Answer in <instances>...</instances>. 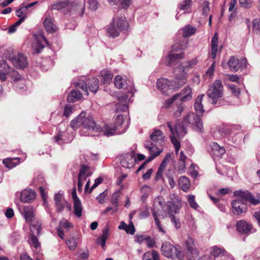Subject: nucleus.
<instances>
[{
    "label": "nucleus",
    "mask_w": 260,
    "mask_h": 260,
    "mask_svg": "<svg viewBox=\"0 0 260 260\" xmlns=\"http://www.w3.org/2000/svg\"><path fill=\"white\" fill-rule=\"evenodd\" d=\"M144 146L151 154L148 159L144 161L146 164L152 161L162 151V149H159L158 147L156 146H152V144L149 141H146L145 142Z\"/></svg>",
    "instance_id": "dca6fc26"
},
{
    "label": "nucleus",
    "mask_w": 260,
    "mask_h": 260,
    "mask_svg": "<svg viewBox=\"0 0 260 260\" xmlns=\"http://www.w3.org/2000/svg\"><path fill=\"white\" fill-rule=\"evenodd\" d=\"M13 63L17 68L23 69L28 65L26 56L22 54L19 53L13 59Z\"/></svg>",
    "instance_id": "a211bd4d"
},
{
    "label": "nucleus",
    "mask_w": 260,
    "mask_h": 260,
    "mask_svg": "<svg viewBox=\"0 0 260 260\" xmlns=\"http://www.w3.org/2000/svg\"><path fill=\"white\" fill-rule=\"evenodd\" d=\"M228 63L230 70L232 72H236L241 68L246 67L247 60L246 58L239 59L234 56H232Z\"/></svg>",
    "instance_id": "9b49d317"
},
{
    "label": "nucleus",
    "mask_w": 260,
    "mask_h": 260,
    "mask_svg": "<svg viewBox=\"0 0 260 260\" xmlns=\"http://www.w3.org/2000/svg\"><path fill=\"white\" fill-rule=\"evenodd\" d=\"M230 88L232 93L235 96H238L240 94V89L234 85L230 86Z\"/></svg>",
    "instance_id": "e2e57ef3"
},
{
    "label": "nucleus",
    "mask_w": 260,
    "mask_h": 260,
    "mask_svg": "<svg viewBox=\"0 0 260 260\" xmlns=\"http://www.w3.org/2000/svg\"><path fill=\"white\" fill-rule=\"evenodd\" d=\"M143 260H159L158 253L155 250L146 252L143 255Z\"/></svg>",
    "instance_id": "4c0bfd02"
},
{
    "label": "nucleus",
    "mask_w": 260,
    "mask_h": 260,
    "mask_svg": "<svg viewBox=\"0 0 260 260\" xmlns=\"http://www.w3.org/2000/svg\"><path fill=\"white\" fill-rule=\"evenodd\" d=\"M124 121L123 116L121 114H118L117 116L115 123L117 125L120 126L123 124Z\"/></svg>",
    "instance_id": "69168bd1"
},
{
    "label": "nucleus",
    "mask_w": 260,
    "mask_h": 260,
    "mask_svg": "<svg viewBox=\"0 0 260 260\" xmlns=\"http://www.w3.org/2000/svg\"><path fill=\"white\" fill-rule=\"evenodd\" d=\"M223 86L220 80H216L213 84L210 85L207 91L208 96L212 99V104H216L217 99L223 95Z\"/></svg>",
    "instance_id": "39448f33"
},
{
    "label": "nucleus",
    "mask_w": 260,
    "mask_h": 260,
    "mask_svg": "<svg viewBox=\"0 0 260 260\" xmlns=\"http://www.w3.org/2000/svg\"><path fill=\"white\" fill-rule=\"evenodd\" d=\"M30 244L36 248H38L40 245L38 238L34 233L31 235Z\"/></svg>",
    "instance_id": "13d9d810"
},
{
    "label": "nucleus",
    "mask_w": 260,
    "mask_h": 260,
    "mask_svg": "<svg viewBox=\"0 0 260 260\" xmlns=\"http://www.w3.org/2000/svg\"><path fill=\"white\" fill-rule=\"evenodd\" d=\"M30 229L32 233L36 231L37 235H39L40 234L41 230V223L39 221L34 220L32 222H30Z\"/></svg>",
    "instance_id": "ea45409f"
},
{
    "label": "nucleus",
    "mask_w": 260,
    "mask_h": 260,
    "mask_svg": "<svg viewBox=\"0 0 260 260\" xmlns=\"http://www.w3.org/2000/svg\"><path fill=\"white\" fill-rule=\"evenodd\" d=\"M74 106H72L70 105L66 106L64 108V116H66V117L70 116L73 113L74 110Z\"/></svg>",
    "instance_id": "603ef678"
},
{
    "label": "nucleus",
    "mask_w": 260,
    "mask_h": 260,
    "mask_svg": "<svg viewBox=\"0 0 260 260\" xmlns=\"http://www.w3.org/2000/svg\"><path fill=\"white\" fill-rule=\"evenodd\" d=\"M66 7H70V2L69 1H57L53 4L52 9L54 10H60Z\"/></svg>",
    "instance_id": "e433bc0d"
},
{
    "label": "nucleus",
    "mask_w": 260,
    "mask_h": 260,
    "mask_svg": "<svg viewBox=\"0 0 260 260\" xmlns=\"http://www.w3.org/2000/svg\"><path fill=\"white\" fill-rule=\"evenodd\" d=\"M114 84L115 87L118 89L127 88L128 92L132 96H134L135 90L133 83L129 82V84H128L125 78H122L119 75H117L114 79Z\"/></svg>",
    "instance_id": "9d476101"
},
{
    "label": "nucleus",
    "mask_w": 260,
    "mask_h": 260,
    "mask_svg": "<svg viewBox=\"0 0 260 260\" xmlns=\"http://www.w3.org/2000/svg\"><path fill=\"white\" fill-rule=\"evenodd\" d=\"M120 5L121 8L127 9L131 4V0H119Z\"/></svg>",
    "instance_id": "052dcab7"
},
{
    "label": "nucleus",
    "mask_w": 260,
    "mask_h": 260,
    "mask_svg": "<svg viewBox=\"0 0 260 260\" xmlns=\"http://www.w3.org/2000/svg\"><path fill=\"white\" fill-rule=\"evenodd\" d=\"M74 213L76 216L80 217L82 216V207L80 201H76L74 203Z\"/></svg>",
    "instance_id": "79ce46f5"
},
{
    "label": "nucleus",
    "mask_w": 260,
    "mask_h": 260,
    "mask_svg": "<svg viewBox=\"0 0 260 260\" xmlns=\"http://www.w3.org/2000/svg\"><path fill=\"white\" fill-rule=\"evenodd\" d=\"M170 158H171V154L170 153H168L165 156V157H164L162 162H161V164L159 167L158 170L164 171L165 170V169H166L167 165L168 162L169 161Z\"/></svg>",
    "instance_id": "a18cd8bd"
},
{
    "label": "nucleus",
    "mask_w": 260,
    "mask_h": 260,
    "mask_svg": "<svg viewBox=\"0 0 260 260\" xmlns=\"http://www.w3.org/2000/svg\"><path fill=\"white\" fill-rule=\"evenodd\" d=\"M149 215L148 208L147 206L142 208L140 212V216L141 218H146Z\"/></svg>",
    "instance_id": "bf43d9fd"
},
{
    "label": "nucleus",
    "mask_w": 260,
    "mask_h": 260,
    "mask_svg": "<svg viewBox=\"0 0 260 260\" xmlns=\"http://www.w3.org/2000/svg\"><path fill=\"white\" fill-rule=\"evenodd\" d=\"M75 86L79 88H81L84 92V94L86 95H88L87 85L86 82L84 80H78V81L75 83Z\"/></svg>",
    "instance_id": "37998d69"
},
{
    "label": "nucleus",
    "mask_w": 260,
    "mask_h": 260,
    "mask_svg": "<svg viewBox=\"0 0 260 260\" xmlns=\"http://www.w3.org/2000/svg\"><path fill=\"white\" fill-rule=\"evenodd\" d=\"M152 214L154 217L155 223H156L157 228L159 230V231L162 233H165V231L164 230V229H162V228L161 227V226L160 225V222L158 220V218L157 217V213L154 209L152 210Z\"/></svg>",
    "instance_id": "09e8293b"
},
{
    "label": "nucleus",
    "mask_w": 260,
    "mask_h": 260,
    "mask_svg": "<svg viewBox=\"0 0 260 260\" xmlns=\"http://www.w3.org/2000/svg\"><path fill=\"white\" fill-rule=\"evenodd\" d=\"M211 149L213 154L218 157H221L225 153V150L224 147L219 146L215 142L212 143Z\"/></svg>",
    "instance_id": "c85d7f7f"
},
{
    "label": "nucleus",
    "mask_w": 260,
    "mask_h": 260,
    "mask_svg": "<svg viewBox=\"0 0 260 260\" xmlns=\"http://www.w3.org/2000/svg\"><path fill=\"white\" fill-rule=\"evenodd\" d=\"M204 96V94H201L197 96L194 104V108L197 113V115H194V116L199 118L204 112V106L202 103Z\"/></svg>",
    "instance_id": "412c9836"
},
{
    "label": "nucleus",
    "mask_w": 260,
    "mask_h": 260,
    "mask_svg": "<svg viewBox=\"0 0 260 260\" xmlns=\"http://www.w3.org/2000/svg\"><path fill=\"white\" fill-rule=\"evenodd\" d=\"M135 152L132 151L130 153L122 156L120 158V164L126 169H132L134 167L136 162Z\"/></svg>",
    "instance_id": "ddd939ff"
},
{
    "label": "nucleus",
    "mask_w": 260,
    "mask_h": 260,
    "mask_svg": "<svg viewBox=\"0 0 260 260\" xmlns=\"http://www.w3.org/2000/svg\"><path fill=\"white\" fill-rule=\"evenodd\" d=\"M252 31L256 34H258L260 31V20L254 19L252 21Z\"/></svg>",
    "instance_id": "c03bdc74"
},
{
    "label": "nucleus",
    "mask_w": 260,
    "mask_h": 260,
    "mask_svg": "<svg viewBox=\"0 0 260 260\" xmlns=\"http://www.w3.org/2000/svg\"><path fill=\"white\" fill-rule=\"evenodd\" d=\"M91 175V173L89 171V168L86 165H82L78 175V178L86 180V178Z\"/></svg>",
    "instance_id": "2f4dec72"
},
{
    "label": "nucleus",
    "mask_w": 260,
    "mask_h": 260,
    "mask_svg": "<svg viewBox=\"0 0 260 260\" xmlns=\"http://www.w3.org/2000/svg\"><path fill=\"white\" fill-rule=\"evenodd\" d=\"M61 229L65 228L67 229H69L70 228H73V225L71 223L67 221V220L63 219L59 222V225Z\"/></svg>",
    "instance_id": "4d7b16f0"
},
{
    "label": "nucleus",
    "mask_w": 260,
    "mask_h": 260,
    "mask_svg": "<svg viewBox=\"0 0 260 260\" xmlns=\"http://www.w3.org/2000/svg\"><path fill=\"white\" fill-rule=\"evenodd\" d=\"M236 226L238 231L244 234H248L252 229V225L243 220L237 221Z\"/></svg>",
    "instance_id": "5701e85b"
},
{
    "label": "nucleus",
    "mask_w": 260,
    "mask_h": 260,
    "mask_svg": "<svg viewBox=\"0 0 260 260\" xmlns=\"http://www.w3.org/2000/svg\"><path fill=\"white\" fill-rule=\"evenodd\" d=\"M179 185L182 190L187 191L190 186L189 179L186 176H181L179 180Z\"/></svg>",
    "instance_id": "c756f323"
},
{
    "label": "nucleus",
    "mask_w": 260,
    "mask_h": 260,
    "mask_svg": "<svg viewBox=\"0 0 260 260\" xmlns=\"http://www.w3.org/2000/svg\"><path fill=\"white\" fill-rule=\"evenodd\" d=\"M82 97L81 93L75 89L70 91L67 97V100L69 102H74L79 100Z\"/></svg>",
    "instance_id": "7c9ffc66"
},
{
    "label": "nucleus",
    "mask_w": 260,
    "mask_h": 260,
    "mask_svg": "<svg viewBox=\"0 0 260 260\" xmlns=\"http://www.w3.org/2000/svg\"><path fill=\"white\" fill-rule=\"evenodd\" d=\"M101 74L102 77V82L105 84H109L113 77L111 72L108 70H103Z\"/></svg>",
    "instance_id": "c9c22d12"
},
{
    "label": "nucleus",
    "mask_w": 260,
    "mask_h": 260,
    "mask_svg": "<svg viewBox=\"0 0 260 260\" xmlns=\"http://www.w3.org/2000/svg\"><path fill=\"white\" fill-rule=\"evenodd\" d=\"M191 93L190 87L189 86H186L181 92L176 94L171 99H168L166 101L167 107H169L171 104L177 100H180L182 101L190 100L192 98Z\"/></svg>",
    "instance_id": "0eeeda50"
},
{
    "label": "nucleus",
    "mask_w": 260,
    "mask_h": 260,
    "mask_svg": "<svg viewBox=\"0 0 260 260\" xmlns=\"http://www.w3.org/2000/svg\"><path fill=\"white\" fill-rule=\"evenodd\" d=\"M188 124H191L193 128L199 132H202L203 125L201 118L195 116L193 113H188L183 119L180 124H173L172 122H168L167 124L171 133L170 137L174 136L178 140L183 137L186 133Z\"/></svg>",
    "instance_id": "f03ea898"
},
{
    "label": "nucleus",
    "mask_w": 260,
    "mask_h": 260,
    "mask_svg": "<svg viewBox=\"0 0 260 260\" xmlns=\"http://www.w3.org/2000/svg\"><path fill=\"white\" fill-rule=\"evenodd\" d=\"M170 139L171 142L172 143L174 146L175 153L176 154H178L179 149L180 148V142L176 138H175L174 136L171 137Z\"/></svg>",
    "instance_id": "de8ad7c7"
},
{
    "label": "nucleus",
    "mask_w": 260,
    "mask_h": 260,
    "mask_svg": "<svg viewBox=\"0 0 260 260\" xmlns=\"http://www.w3.org/2000/svg\"><path fill=\"white\" fill-rule=\"evenodd\" d=\"M54 201L57 212H61L66 206H68L69 209L71 208V205L64 200L62 194L60 193L55 194Z\"/></svg>",
    "instance_id": "f3484780"
},
{
    "label": "nucleus",
    "mask_w": 260,
    "mask_h": 260,
    "mask_svg": "<svg viewBox=\"0 0 260 260\" xmlns=\"http://www.w3.org/2000/svg\"><path fill=\"white\" fill-rule=\"evenodd\" d=\"M186 256L189 260H193L199 256L198 250L194 244V239L188 236L185 241Z\"/></svg>",
    "instance_id": "1a4fd4ad"
},
{
    "label": "nucleus",
    "mask_w": 260,
    "mask_h": 260,
    "mask_svg": "<svg viewBox=\"0 0 260 260\" xmlns=\"http://www.w3.org/2000/svg\"><path fill=\"white\" fill-rule=\"evenodd\" d=\"M232 205L234 213L238 215H240L245 212L247 210L246 202L241 198L239 197L238 199L234 200L232 203Z\"/></svg>",
    "instance_id": "2eb2a0df"
},
{
    "label": "nucleus",
    "mask_w": 260,
    "mask_h": 260,
    "mask_svg": "<svg viewBox=\"0 0 260 260\" xmlns=\"http://www.w3.org/2000/svg\"><path fill=\"white\" fill-rule=\"evenodd\" d=\"M183 31L182 36L183 38H187L194 35L197 30L196 27L190 25H187L182 28Z\"/></svg>",
    "instance_id": "473e14b6"
},
{
    "label": "nucleus",
    "mask_w": 260,
    "mask_h": 260,
    "mask_svg": "<svg viewBox=\"0 0 260 260\" xmlns=\"http://www.w3.org/2000/svg\"><path fill=\"white\" fill-rule=\"evenodd\" d=\"M119 198V192H114L111 198V202L116 207V210H117L118 208V201Z\"/></svg>",
    "instance_id": "5fc2aeb1"
},
{
    "label": "nucleus",
    "mask_w": 260,
    "mask_h": 260,
    "mask_svg": "<svg viewBox=\"0 0 260 260\" xmlns=\"http://www.w3.org/2000/svg\"><path fill=\"white\" fill-rule=\"evenodd\" d=\"M162 254L167 257L172 258H177L181 260L184 255L182 252L178 250L177 248L168 242L164 243L161 247Z\"/></svg>",
    "instance_id": "423d86ee"
},
{
    "label": "nucleus",
    "mask_w": 260,
    "mask_h": 260,
    "mask_svg": "<svg viewBox=\"0 0 260 260\" xmlns=\"http://www.w3.org/2000/svg\"><path fill=\"white\" fill-rule=\"evenodd\" d=\"M202 13L205 16L207 15V14L210 11V8H209V2L207 1H204L202 3Z\"/></svg>",
    "instance_id": "3c124183"
},
{
    "label": "nucleus",
    "mask_w": 260,
    "mask_h": 260,
    "mask_svg": "<svg viewBox=\"0 0 260 260\" xmlns=\"http://www.w3.org/2000/svg\"><path fill=\"white\" fill-rule=\"evenodd\" d=\"M44 43L48 44L46 38L42 34L34 35L32 47L34 49V53H39L44 48Z\"/></svg>",
    "instance_id": "f8f14e48"
},
{
    "label": "nucleus",
    "mask_w": 260,
    "mask_h": 260,
    "mask_svg": "<svg viewBox=\"0 0 260 260\" xmlns=\"http://www.w3.org/2000/svg\"><path fill=\"white\" fill-rule=\"evenodd\" d=\"M109 235V230L108 228H106L103 231V233L101 236L98 237L96 240V243L100 245L103 249H105L106 240H107Z\"/></svg>",
    "instance_id": "393cba45"
},
{
    "label": "nucleus",
    "mask_w": 260,
    "mask_h": 260,
    "mask_svg": "<svg viewBox=\"0 0 260 260\" xmlns=\"http://www.w3.org/2000/svg\"><path fill=\"white\" fill-rule=\"evenodd\" d=\"M177 51V47L176 45H174L172 47V53H171L168 56L169 66L172 65L173 63L178 59L184 58V52L183 51H181L179 53H175V52H176Z\"/></svg>",
    "instance_id": "4be33fe9"
},
{
    "label": "nucleus",
    "mask_w": 260,
    "mask_h": 260,
    "mask_svg": "<svg viewBox=\"0 0 260 260\" xmlns=\"http://www.w3.org/2000/svg\"><path fill=\"white\" fill-rule=\"evenodd\" d=\"M44 25L46 30L50 32H53L56 30V26L53 23V18L50 16H46L44 21Z\"/></svg>",
    "instance_id": "a878e982"
},
{
    "label": "nucleus",
    "mask_w": 260,
    "mask_h": 260,
    "mask_svg": "<svg viewBox=\"0 0 260 260\" xmlns=\"http://www.w3.org/2000/svg\"><path fill=\"white\" fill-rule=\"evenodd\" d=\"M170 201L168 202V204L172 203V202H176V201H181L178 196L175 194L172 193L170 195Z\"/></svg>",
    "instance_id": "0e129e2a"
},
{
    "label": "nucleus",
    "mask_w": 260,
    "mask_h": 260,
    "mask_svg": "<svg viewBox=\"0 0 260 260\" xmlns=\"http://www.w3.org/2000/svg\"><path fill=\"white\" fill-rule=\"evenodd\" d=\"M191 0H184L178 4V8L180 10L184 11V13H188L191 10Z\"/></svg>",
    "instance_id": "72a5a7b5"
},
{
    "label": "nucleus",
    "mask_w": 260,
    "mask_h": 260,
    "mask_svg": "<svg viewBox=\"0 0 260 260\" xmlns=\"http://www.w3.org/2000/svg\"><path fill=\"white\" fill-rule=\"evenodd\" d=\"M182 102L183 101L180 100H177L171 104L172 105L174 103L173 107V115L175 117L177 118L180 117L184 110L185 106Z\"/></svg>",
    "instance_id": "b1692460"
},
{
    "label": "nucleus",
    "mask_w": 260,
    "mask_h": 260,
    "mask_svg": "<svg viewBox=\"0 0 260 260\" xmlns=\"http://www.w3.org/2000/svg\"><path fill=\"white\" fill-rule=\"evenodd\" d=\"M182 207L181 201L172 202L168 204L167 212L169 214H172L173 212L176 213Z\"/></svg>",
    "instance_id": "cd10ccee"
},
{
    "label": "nucleus",
    "mask_w": 260,
    "mask_h": 260,
    "mask_svg": "<svg viewBox=\"0 0 260 260\" xmlns=\"http://www.w3.org/2000/svg\"><path fill=\"white\" fill-rule=\"evenodd\" d=\"M212 248V251L211 252V254L215 257L224 256L226 253L225 249L222 248L214 246Z\"/></svg>",
    "instance_id": "a19ab883"
},
{
    "label": "nucleus",
    "mask_w": 260,
    "mask_h": 260,
    "mask_svg": "<svg viewBox=\"0 0 260 260\" xmlns=\"http://www.w3.org/2000/svg\"><path fill=\"white\" fill-rule=\"evenodd\" d=\"M185 68L181 65L174 70L175 75V81H171L166 78L159 79L157 82V88L163 94L169 95L174 90H177L181 86L186 84L187 81Z\"/></svg>",
    "instance_id": "7ed1b4c3"
},
{
    "label": "nucleus",
    "mask_w": 260,
    "mask_h": 260,
    "mask_svg": "<svg viewBox=\"0 0 260 260\" xmlns=\"http://www.w3.org/2000/svg\"><path fill=\"white\" fill-rule=\"evenodd\" d=\"M234 196L243 199L245 201L249 202L253 205H257L260 204V194H256L255 196L252 194L248 191H235Z\"/></svg>",
    "instance_id": "6e6552de"
},
{
    "label": "nucleus",
    "mask_w": 260,
    "mask_h": 260,
    "mask_svg": "<svg viewBox=\"0 0 260 260\" xmlns=\"http://www.w3.org/2000/svg\"><path fill=\"white\" fill-rule=\"evenodd\" d=\"M188 202L190 207L194 209H197L199 205L195 201V197L193 195L190 194L188 196Z\"/></svg>",
    "instance_id": "49530a36"
},
{
    "label": "nucleus",
    "mask_w": 260,
    "mask_h": 260,
    "mask_svg": "<svg viewBox=\"0 0 260 260\" xmlns=\"http://www.w3.org/2000/svg\"><path fill=\"white\" fill-rule=\"evenodd\" d=\"M68 247L72 250H75L77 246V242L75 238H72L66 242Z\"/></svg>",
    "instance_id": "8fccbe9b"
},
{
    "label": "nucleus",
    "mask_w": 260,
    "mask_h": 260,
    "mask_svg": "<svg viewBox=\"0 0 260 260\" xmlns=\"http://www.w3.org/2000/svg\"><path fill=\"white\" fill-rule=\"evenodd\" d=\"M71 127L73 129H76L79 127H82L89 131L101 132L102 130L106 136H112L115 134L116 127L113 124H105L103 128L96 125L93 119L90 117H86V113L82 112L75 119L71 121Z\"/></svg>",
    "instance_id": "f257e3e1"
},
{
    "label": "nucleus",
    "mask_w": 260,
    "mask_h": 260,
    "mask_svg": "<svg viewBox=\"0 0 260 260\" xmlns=\"http://www.w3.org/2000/svg\"><path fill=\"white\" fill-rule=\"evenodd\" d=\"M36 196V193L35 190L24 189L20 193V199L22 202L29 203L35 199Z\"/></svg>",
    "instance_id": "6ab92c4d"
},
{
    "label": "nucleus",
    "mask_w": 260,
    "mask_h": 260,
    "mask_svg": "<svg viewBox=\"0 0 260 260\" xmlns=\"http://www.w3.org/2000/svg\"><path fill=\"white\" fill-rule=\"evenodd\" d=\"M106 197V194L105 192L101 193L99 196L96 198V200L98 201L100 204H103L104 203V199Z\"/></svg>",
    "instance_id": "774afa93"
},
{
    "label": "nucleus",
    "mask_w": 260,
    "mask_h": 260,
    "mask_svg": "<svg viewBox=\"0 0 260 260\" xmlns=\"http://www.w3.org/2000/svg\"><path fill=\"white\" fill-rule=\"evenodd\" d=\"M35 209L32 206L28 205L23 208V216L26 222L30 223L35 219Z\"/></svg>",
    "instance_id": "aec40b11"
},
{
    "label": "nucleus",
    "mask_w": 260,
    "mask_h": 260,
    "mask_svg": "<svg viewBox=\"0 0 260 260\" xmlns=\"http://www.w3.org/2000/svg\"><path fill=\"white\" fill-rule=\"evenodd\" d=\"M218 43V38L217 34H215L212 37L211 41V49L212 53L211 57L212 59H214L216 56V52L217 50V46Z\"/></svg>",
    "instance_id": "f704fd0d"
},
{
    "label": "nucleus",
    "mask_w": 260,
    "mask_h": 260,
    "mask_svg": "<svg viewBox=\"0 0 260 260\" xmlns=\"http://www.w3.org/2000/svg\"><path fill=\"white\" fill-rule=\"evenodd\" d=\"M241 7L245 9H249L252 7V2L251 0H239Z\"/></svg>",
    "instance_id": "864d4df0"
},
{
    "label": "nucleus",
    "mask_w": 260,
    "mask_h": 260,
    "mask_svg": "<svg viewBox=\"0 0 260 260\" xmlns=\"http://www.w3.org/2000/svg\"><path fill=\"white\" fill-rule=\"evenodd\" d=\"M99 81L96 78H92L88 83V88L89 90L94 93H96L99 89Z\"/></svg>",
    "instance_id": "58836bf2"
},
{
    "label": "nucleus",
    "mask_w": 260,
    "mask_h": 260,
    "mask_svg": "<svg viewBox=\"0 0 260 260\" xmlns=\"http://www.w3.org/2000/svg\"><path fill=\"white\" fill-rule=\"evenodd\" d=\"M89 4V8L92 11L96 10L99 6V3L98 0H88L87 2Z\"/></svg>",
    "instance_id": "6e6d98bb"
},
{
    "label": "nucleus",
    "mask_w": 260,
    "mask_h": 260,
    "mask_svg": "<svg viewBox=\"0 0 260 260\" xmlns=\"http://www.w3.org/2000/svg\"><path fill=\"white\" fill-rule=\"evenodd\" d=\"M164 138L165 136L161 131L155 129L150 135L151 141H148L152 144V146L158 147L162 145Z\"/></svg>",
    "instance_id": "4468645a"
},
{
    "label": "nucleus",
    "mask_w": 260,
    "mask_h": 260,
    "mask_svg": "<svg viewBox=\"0 0 260 260\" xmlns=\"http://www.w3.org/2000/svg\"><path fill=\"white\" fill-rule=\"evenodd\" d=\"M171 217V221L172 223H174L175 228L177 229H179L181 227V223L179 220H177L175 219V216L174 215L170 214Z\"/></svg>",
    "instance_id": "680f3d73"
},
{
    "label": "nucleus",
    "mask_w": 260,
    "mask_h": 260,
    "mask_svg": "<svg viewBox=\"0 0 260 260\" xmlns=\"http://www.w3.org/2000/svg\"><path fill=\"white\" fill-rule=\"evenodd\" d=\"M70 8H71V12L78 16H81L84 12V5L81 4H72Z\"/></svg>",
    "instance_id": "bb28decb"
},
{
    "label": "nucleus",
    "mask_w": 260,
    "mask_h": 260,
    "mask_svg": "<svg viewBox=\"0 0 260 260\" xmlns=\"http://www.w3.org/2000/svg\"><path fill=\"white\" fill-rule=\"evenodd\" d=\"M124 17L114 18L109 26L107 30L110 36L115 37L119 35L120 31L127 28L128 23Z\"/></svg>",
    "instance_id": "20e7f679"
},
{
    "label": "nucleus",
    "mask_w": 260,
    "mask_h": 260,
    "mask_svg": "<svg viewBox=\"0 0 260 260\" xmlns=\"http://www.w3.org/2000/svg\"><path fill=\"white\" fill-rule=\"evenodd\" d=\"M12 78L14 81H18L21 80V76L17 72H13Z\"/></svg>",
    "instance_id": "338daca9"
}]
</instances>
